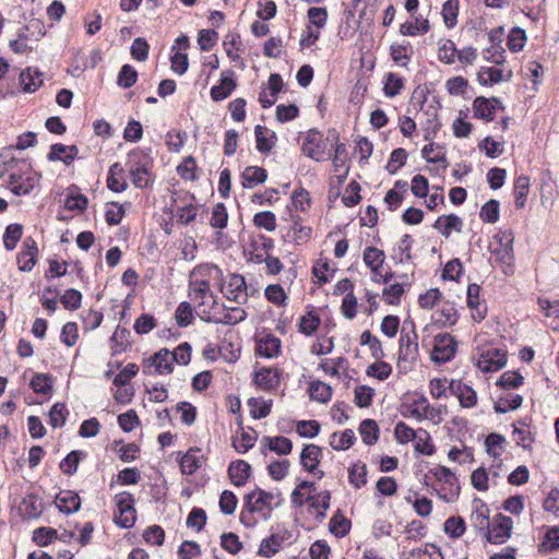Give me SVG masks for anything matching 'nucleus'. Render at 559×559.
Here are the masks:
<instances>
[{
  "label": "nucleus",
  "mask_w": 559,
  "mask_h": 559,
  "mask_svg": "<svg viewBox=\"0 0 559 559\" xmlns=\"http://www.w3.org/2000/svg\"><path fill=\"white\" fill-rule=\"evenodd\" d=\"M213 272L218 273L219 269L212 264H201L193 269L189 280V298L205 322H212L211 312L217 305V296L213 294L210 285Z\"/></svg>",
  "instance_id": "obj_1"
},
{
  "label": "nucleus",
  "mask_w": 559,
  "mask_h": 559,
  "mask_svg": "<svg viewBox=\"0 0 559 559\" xmlns=\"http://www.w3.org/2000/svg\"><path fill=\"white\" fill-rule=\"evenodd\" d=\"M274 495L257 487L245 496L239 520L246 527H254L259 520L267 521L273 512Z\"/></svg>",
  "instance_id": "obj_2"
},
{
  "label": "nucleus",
  "mask_w": 559,
  "mask_h": 559,
  "mask_svg": "<svg viewBox=\"0 0 559 559\" xmlns=\"http://www.w3.org/2000/svg\"><path fill=\"white\" fill-rule=\"evenodd\" d=\"M116 511L114 513L115 523L123 528L132 527L136 521V510L134 508V498L129 492L116 495Z\"/></svg>",
  "instance_id": "obj_3"
},
{
  "label": "nucleus",
  "mask_w": 559,
  "mask_h": 559,
  "mask_svg": "<svg viewBox=\"0 0 559 559\" xmlns=\"http://www.w3.org/2000/svg\"><path fill=\"white\" fill-rule=\"evenodd\" d=\"M430 474L439 481L442 483L441 489L438 495L447 502L454 501L460 495V486L456 476L445 466H437L430 469Z\"/></svg>",
  "instance_id": "obj_4"
},
{
  "label": "nucleus",
  "mask_w": 559,
  "mask_h": 559,
  "mask_svg": "<svg viewBox=\"0 0 559 559\" xmlns=\"http://www.w3.org/2000/svg\"><path fill=\"white\" fill-rule=\"evenodd\" d=\"M489 250L497 262L510 267L513 261L512 233L504 231L502 234L495 235L489 243Z\"/></svg>",
  "instance_id": "obj_5"
},
{
  "label": "nucleus",
  "mask_w": 559,
  "mask_h": 559,
  "mask_svg": "<svg viewBox=\"0 0 559 559\" xmlns=\"http://www.w3.org/2000/svg\"><path fill=\"white\" fill-rule=\"evenodd\" d=\"M293 540L294 533L290 530L278 525L267 538H264L261 542L259 555L265 558H270L275 555L283 547V545H289Z\"/></svg>",
  "instance_id": "obj_6"
},
{
  "label": "nucleus",
  "mask_w": 559,
  "mask_h": 559,
  "mask_svg": "<svg viewBox=\"0 0 559 559\" xmlns=\"http://www.w3.org/2000/svg\"><path fill=\"white\" fill-rule=\"evenodd\" d=\"M301 148L306 156L317 162L326 159V143L323 134L316 129H310L307 132Z\"/></svg>",
  "instance_id": "obj_7"
},
{
  "label": "nucleus",
  "mask_w": 559,
  "mask_h": 559,
  "mask_svg": "<svg viewBox=\"0 0 559 559\" xmlns=\"http://www.w3.org/2000/svg\"><path fill=\"white\" fill-rule=\"evenodd\" d=\"M513 521L510 516L497 514L486 532V538L490 544H503L510 536Z\"/></svg>",
  "instance_id": "obj_8"
},
{
  "label": "nucleus",
  "mask_w": 559,
  "mask_h": 559,
  "mask_svg": "<svg viewBox=\"0 0 559 559\" xmlns=\"http://www.w3.org/2000/svg\"><path fill=\"white\" fill-rule=\"evenodd\" d=\"M456 353V342L451 334L440 333L435 336L431 359L438 364L450 361Z\"/></svg>",
  "instance_id": "obj_9"
},
{
  "label": "nucleus",
  "mask_w": 559,
  "mask_h": 559,
  "mask_svg": "<svg viewBox=\"0 0 559 559\" xmlns=\"http://www.w3.org/2000/svg\"><path fill=\"white\" fill-rule=\"evenodd\" d=\"M407 322H404L406 325ZM411 330L406 331V326H403L400 337V353L399 358L405 361H414L418 356V335L415 331V323L413 321L409 322Z\"/></svg>",
  "instance_id": "obj_10"
},
{
  "label": "nucleus",
  "mask_w": 559,
  "mask_h": 559,
  "mask_svg": "<svg viewBox=\"0 0 559 559\" xmlns=\"http://www.w3.org/2000/svg\"><path fill=\"white\" fill-rule=\"evenodd\" d=\"M222 292L228 300L238 305H243L248 301V285L245 277L240 274H231Z\"/></svg>",
  "instance_id": "obj_11"
},
{
  "label": "nucleus",
  "mask_w": 559,
  "mask_h": 559,
  "mask_svg": "<svg viewBox=\"0 0 559 559\" xmlns=\"http://www.w3.org/2000/svg\"><path fill=\"white\" fill-rule=\"evenodd\" d=\"M507 364V352L500 348H489L480 354L477 366L484 372H495Z\"/></svg>",
  "instance_id": "obj_12"
},
{
  "label": "nucleus",
  "mask_w": 559,
  "mask_h": 559,
  "mask_svg": "<svg viewBox=\"0 0 559 559\" xmlns=\"http://www.w3.org/2000/svg\"><path fill=\"white\" fill-rule=\"evenodd\" d=\"M38 253L37 242L32 237L25 238L22 249L16 255L19 270L21 272H31L38 261Z\"/></svg>",
  "instance_id": "obj_13"
},
{
  "label": "nucleus",
  "mask_w": 559,
  "mask_h": 559,
  "mask_svg": "<svg viewBox=\"0 0 559 559\" xmlns=\"http://www.w3.org/2000/svg\"><path fill=\"white\" fill-rule=\"evenodd\" d=\"M448 389L452 395L459 399L462 407L471 408L477 404V394L475 390L463 383L461 380H452Z\"/></svg>",
  "instance_id": "obj_14"
},
{
  "label": "nucleus",
  "mask_w": 559,
  "mask_h": 559,
  "mask_svg": "<svg viewBox=\"0 0 559 559\" xmlns=\"http://www.w3.org/2000/svg\"><path fill=\"white\" fill-rule=\"evenodd\" d=\"M236 86L235 72L226 70L221 74L219 84L211 88V97L214 102L224 100L230 96Z\"/></svg>",
  "instance_id": "obj_15"
},
{
  "label": "nucleus",
  "mask_w": 559,
  "mask_h": 559,
  "mask_svg": "<svg viewBox=\"0 0 559 559\" xmlns=\"http://www.w3.org/2000/svg\"><path fill=\"white\" fill-rule=\"evenodd\" d=\"M321 454V448L316 444L305 445L300 454V463L304 468L309 473L317 475L319 479L324 476L322 471H318Z\"/></svg>",
  "instance_id": "obj_16"
},
{
  "label": "nucleus",
  "mask_w": 559,
  "mask_h": 559,
  "mask_svg": "<svg viewBox=\"0 0 559 559\" xmlns=\"http://www.w3.org/2000/svg\"><path fill=\"white\" fill-rule=\"evenodd\" d=\"M58 510L64 514L76 513L81 509V498L73 490H60L55 498Z\"/></svg>",
  "instance_id": "obj_17"
},
{
  "label": "nucleus",
  "mask_w": 559,
  "mask_h": 559,
  "mask_svg": "<svg viewBox=\"0 0 559 559\" xmlns=\"http://www.w3.org/2000/svg\"><path fill=\"white\" fill-rule=\"evenodd\" d=\"M480 287L477 284H469L467 287V306L472 310V318L476 322H480L486 318L487 306L480 301Z\"/></svg>",
  "instance_id": "obj_18"
},
{
  "label": "nucleus",
  "mask_w": 559,
  "mask_h": 559,
  "mask_svg": "<svg viewBox=\"0 0 559 559\" xmlns=\"http://www.w3.org/2000/svg\"><path fill=\"white\" fill-rule=\"evenodd\" d=\"M462 227L463 222L455 214L439 216L433 224V228L437 229L445 238H448L452 231L461 233Z\"/></svg>",
  "instance_id": "obj_19"
},
{
  "label": "nucleus",
  "mask_w": 559,
  "mask_h": 559,
  "mask_svg": "<svg viewBox=\"0 0 559 559\" xmlns=\"http://www.w3.org/2000/svg\"><path fill=\"white\" fill-rule=\"evenodd\" d=\"M254 383L264 391H271L280 384V374L277 369L263 367L255 371Z\"/></svg>",
  "instance_id": "obj_20"
},
{
  "label": "nucleus",
  "mask_w": 559,
  "mask_h": 559,
  "mask_svg": "<svg viewBox=\"0 0 559 559\" xmlns=\"http://www.w3.org/2000/svg\"><path fill=\"white\" fill-rule=\"evenodd\" d=\"M495 104H499L500 100L496 97L488 99L484 96L476 97L473 103L474 116L486 121H491L495 114Z\"/></svg>",
  "instance_id": "obj_21"
},
{
  "label": "nucleus",
  "mask_w": 559,
  "mask_h": 559,
  "mask_svg": "<svg viewBox=\"0 0 559 559\" xmlns=\"http://www.w3.org/2000/svg\"><path fill=\"white\" fill-rule=\"evenodd\" d=\"M267 179V171L259 166H247L241 173L242 187L252 189L258 185L265 182Z\"/></svg>",
  "instance_id": "obj_22"
},
{
  "label": "nucleus",
  "mask_w": 559,
  "mask_h": 559,
  "mask_svg": "<svg viewBox=\"0 0 559 559\" xmlns=\"http://www.w3.org/2000/svg\"><path fill=\"white\" fill-rule=\"evenodd\" d=\"M471 523L476 530L479 531L489 528V509L480 499H476L473 502Z\"/></svg>",
  "instance_id": "obj_23"
},
{
  "label": "nucleus",
  "mask_w": 559,
  "mask_h": 559,
  "mask_svg": "<svg viewBox=\"0 0 559 559\" xmlns=\"http://www.w3.org/2000/svg\"><path fill=\"white\" fill-rule=\"evenodd\" d=\"M251 466L243 460H237L230 463L228 475L231 483L237 486H243L250 476Z\"/></svg>",
  "instance_id": "obj_24"
},
{
  "label": "nucleus",
  "mask_w": 559,
  "mask_h": 559,
  "mask_svg": "<svg viewBox=\"0 0 559 559\" xmlns=\"http://www.w3.org/2000/svg\"><path fill=\"white\" fill-rule=\"evenodd\" d=\"M254 133L257 140V150L262 154L270 153L275 144V132L263 126L258 124L254 128Z\"/></svg>",
  "instance_id": "obj_25"
},
{
  "label": "nucleus",
  "mask_w": 559,
  "mask_h": 559,
  "mask_svg": "<svg viewBox=\"0 0 559 559\" xmlns=\"http://www.w3.org/2000/svg\"><path fill=\"white\" fill-rule=\"evenodd\" d=\"M86 456L87 453L83 450H72L61 460L59 468L64 475L72 476L78 472L81 461Z\"/></svg>",
  "instance_id": "obj_26"
},
{
  "label": "nucleus",
  "mask_w": 559,
  "mask_h": 559,
  "mask_svg": "<svg viewBox=\"0 0 559 559\" xmlns=\"http://www.w3.org/2000/svg\"><path fill=\"white\" fill-rule=\"evenodd\" d=\"M282 342L273 334H267L258 342V353L266 358L276 357L281 353Z\"/></svg>",
  "instance_id": "obj_27"
},
{
  "label": "nucleus",
  "mask_w": 559,
  "mask_h": 559,
  "mask_svg": "<svg viewBox=\"0 0 559 559\" xmlns=\"http://www.w3.org/2000/svg\"><path fill=\"white\" fill-rule=\"evenodd\" d=\"M123 168L119 163L110 166L107 176V188L112 192H122L127 188V181L123 177Z\"/></svg>",
  "instance_id": "obj_28"
},
{
  "label": "nucleus",
  "mask_w": 559,
  "mask_h": 559,
  "mask_svg": "<svg viewBox=\"0 0 559 559\" xmlns=\"http://www.w3.org/2000/svg\"><path fill=\"white\" fill-rule=\"evenodd\" d=\"M29 386L37 394L51 395L53 377L50 373L36 372L29 381Z\"/></svg>",
  "instance_id": "obj_29"
},
{
  "label": "nucleus",
  "mask_w": 559,
  "mask_h": 559,
  "mask_svg": "<svg viewBox=\"0 0 559 559\" xmlns=\"http://www.w3.org/2000/svg\"><path fill=\"white\" fill-rule=\"evenodd\" d=\"M21 509L24 512V518L32 520L41 515L44 506L40 498L35 493H29L23 498Z\"/></svg>",
  "instance_id": "obj_30"
},
{
  "label": "nucleus",
  "mask_w": 559,
  "mask_h": 559,
  "mask_svg": "<svg viewBox=\"0 0 559 559\" xmlns=\"http://www.w3.org/2000/svg\"><path fill=\"white\" fill-rule=\"evenodd\" d=\"M43 73L39 70H32L31 67L22 70L20 73V84L24 93H34L43 84V80L36 82L35 79L41 76Z\"/></svg>",
  "instance_id": "obj_31"
},
{
  "label": "nucleus",
  "mask_w": 559,
  "mask_h": 559,
  "mask_svg": "<svg viewBox=\"0 0 559 559\" xmlns=\"http://www.w3.org/2000/svg\"><path fill=\"white\" fill-rule=\"evenodd\" d=\"M362 259L371 272L377 275L384 263L385 254L382 250L370 246L364 250Z\"/></svg>",
  "instance_id": "obj_32"
},
{
  "label": "nucleus",
  "mask_w": 559,
  "mask_h": 559,
  "mask_svg": "<svg viewBox=\"0 0 559 559\" xmlns=\"http://www.w3.org/2000/svg\"><path fill=\"white\" fill-rule=\"evenodd\" d=\"M413 55V47L409 43L392 44L390 46V56L400 67L406 68Z\"/></svg>",
  "instance_id": "obj_33"
},
{
  "label": "nucleus",
  "mask_w": 559,
  "mask_h": 559,
  "mask_svg": "<svg viewBox=\"0 0 559 559\" xmlns=\"http://www.w3.org/2000/svg\"><path fill=\"white\" fill-rule=\"evenodd\" d=\"M201 450L199 448H191L180 460V468L182 474L192 475L201 466Z\"/></svg>",
  "instance_id": "obj_34"
},
{
  "label": "nucleus",
  "mask_w": 559,
  "mask_h": 559,
  "mask_svg": "<svg viewBox=\"0 0 559 559\" xmlns=\"http://www.w3.org/2000/svg\"><path fill=\"white\" fill-rule=\"evenodd\" d=\"M405 86L404 78L396 73L389 72L384 75L383 93L386 97L393 98L397 96Z\"/></svg>",
  "instance_id": "obj_35"
},
{
  "label": "nucleus",
  "mask_w": 559,
  "mask_h": 559,
  "mask_svg": "<svg viewBox=\"0 0 559 559\" xmlns=\"http://www.w3.org/2000/svg\"><path fill=\"white\" fill-rule=\"evenodd\" d=\"M350 526V521L342 514L341 510H337L336 513L330 520L329 531L335 537L342 538L349 533Z\"/></svg>",
  "instance_id": "obj_36"
},
{
  "label": "nucleus",
  "mask_w": 559,
  "mask_h": 559,
  "mask_svg": "<svg viewBox=\"0 0 559 559\" xmlns=\"http://www.w3.org/2000/svg\"><path fill=\"white\" fill-rule=\"evenodd\" d=\"M523 403V397L516 393H507L493 405L496 413L506 414L509 411L518 409Z\"/></svg>",
  "instance_id": "obj_37"
},
{
  "label": "nucleus",
  "mask_w": 559,
  "mask_h": 559,
  "mask_svg": "<svg viewBox=\"0 0 559 559\" xmlns=\"http://www.w3.org/2000/svg\"><path fill=\"white\" fill-rule=\"evenodd\" d=\"M513 437L515 443L523 449H530L535 441L534 435L526 428L524 420H520L518 424L513 425Z\"/></svg>",
  "instance_id": "obj_38"
},
{
  "label": "nucleus",
  "mask_w": 559,
  "mask_h": 559,
  "mask_svg": "<svg viewBox=\"0 0 559 559\" xmlns=\"http://www.w3.org/2000/svg\"><path fill=\"white\" fill-rule=\"evenodd\" d=\"M262 442L273 452L278 455H287L292 452V441L283 436L277 437H264Z\"/></svg>",
  "instance_id": "obj_39"
},
{
  "label": "nucleus",
  "mask_w": 559,
  "mask_h": 559,
  "mask_svg": "<svg viewBox=\"0 0 559 559\" xmlns=\"http://www.w3.org/2000/svg\"><path fill=\"white\" fill-rule=\"evenodd\" d=\"M530 191V178L528 176L521 175L516 177L514 181V197H515V207L523 209L525 206L527 194Z\"/></svg>",
  "instance_id": "obj_40"
},
{
  "label": "nucleus",
  "mask_w": 559,
  "mask_h": 559,
  "mask_svg": "<svg viewBox=\"0 0 559 559\" xmlns=\"http://www.w3.org/2000/svg\"><path fill=\"white\" fill-rule=\"evenodd\" d=\"M359 433L365 444H374L379 439V427L376 420L364 419L359 425Z\"/></svg>",
  "instance_id": "obj_41"
},
{
  "label": "nucleus",
  "mask_w": 559,
  "mask_h": 559,
  "mask_svg": "<svg viewBox=\"0 0 559 559\" xmlns=\"http://www.w3.org/2000/svg\"><path fill=\"white\" fill-rule=\"evenodd\" d=\"M153 361L148 367L154 366L155 370L160 374L170 373L173 371V359L168 349H160L153 356Z\"/></svg>",
  "instance_id": "obj_42"
},
{
  "label": "nucleus",
  "mask_w": 559,
  "mask_h": 559,
  "mask_svg": "<svg viewBox=\"0 0 559 559\" xmlns=\"http://www.w3.org/2000/svg\"><path fill=\"white\" fill-rule=\"evenodd\" d=\"M251 431H246L241 428V432L239 437L234 438L233 447L238 453H246L251 448H253L257 441V432L250 428Z\"/></svg>",
  "instance_id": "obj_43"
},
{
  "label": "nucleus",
  "mask_w": 559,
  "mask_h": 559,
  "mask_svg": "<svg viewBox=\"0 0 559 559\" xmlns=\"http://www.w3.org/2000/svg\"><path fill=\"white\" fill-rule=\"evenodd\" d=\"M23 235V226L19 223L10 224L5 227L3 234V246L8 251L15 249Z\"/></svg>",
  "instance_id": "obj_44"
},
{
  "label": "nucleus",
  "mask_w": 559,
  "mask_h": 559,
  "mask_svg": "<svg viewBox=\"0 0 559 559\" xmlns=\"http://www.w3.org/2000/svg\"><path fill=\"white\" fill-rule=\"evenodd\" d=\"M69 415V411L67 408V405L61 402L55 403L48 413L49 416V425L52 428H59L66 425L67 418Z\"/></svg>",
  "instance_id": "obj_45"
},
{
  "label": "nucleus",
  "mask_w": 559,
  "mask_h": 559,
  "mask_svg": "<svg viewBox=\"0 0 559 559\" xmlns=\"http://www.w3.org/2000/svg\"><path fill=\"white\" fill-rule=\"evenodd\" d=\"M57 530L49 526H40L33 531L32 540L39 547H47L57 539Z\"/></svg>",
  "instance_id": "obj_46"
},
{
  "label": "nucleus",
  "mask_w": 559,
  "mask_h": 559,
  "mask_svg": "<svg viewBox=\"0 0 559 559\" xmlns=\"http://www.w3.org/2000/svg\"><path fill=\"white\" fill-rule=\"evenodd\" d=\"M321 320L319 316L310 310L307 314L302 316L298 323V330L306 336H311L319 328Z\"/></svg>",
  "instance_id": "obj_47"
},
{
  "label": "nucleus",
  "mask_w": 559,
  "mask_h": 559,
  "mask_svg": "<svg viewBox=\"0 0 559 559\" xmlns=\"http://www.w3.org/2000/svg\"><path fill=\"white\" fill-rule=\"evenodd\" d=\"M309 394L311 400L326 403L332 397V388L322 381H314L310 384Z\"/></svg>",
  "instance_id": "obj_48"
},
{
  "label": "nucleus",
  "mask_w": 559,
  "mask_h": 559,
  "mask_svg": "<svg viewBox=\"0 0 559 559\" xmlns=\"http://www.w3.org/2000/svg\"><path fill=\"white\" fill-rule=\"evenodd\" d=\"M413 245L412 236L408 234L403 235L401 240L397 243V247L394 249V259H397L400 263L409 262L413 260V255L411 253Z\"/></svg>",
  "instance_id": "obj_49"
},
{
  "label": "nucleus",
  "mask_w": 559,
  "mask_h": 559,
  "mask_svg": "<svg viewBox=\"0 0 559 559\" xmlns=\"http://www.w3.org/2000/svg\"><path fill=\"white\" fill-rule=\"evenodd\" d=\"M479 217L485 223H496L500 217V203L495 199L487 201L480 209Z\"/></svg>",
  "instance_id": "obj_50"
},
{
  "label": "nucleus",
  "mask_w": 559,
  "mask_h": 559,
  "mask_svg": "<svg viewBox=\"0 0 559 559\" xmlns=\"http://www.w3.org/2000/svg\"><path fill=\"white\" fill-rule=\"evenodd\" d=\"M82 294L75 288L66 289L64 294L60 297V302L64 309L74 311L78 310L82 305Z\"/></svg>",
  "instance_id": "obj_51"
},
{
  "label": "nucleus",
  "mask_w": 559,
  "mask_h": 559,
  "mask_svg": "<svg viewBox=\"0 0 559 559\" xmlns=\"http://www.w3.org/2000/svg\"><path fill=\"white\" fill-rule=\"evenodd\" d=\"M248 405L250 407V415L254 419H262L270 415L272 401H259L255 397H251L248 401Z\"/></svg>",
  "instance_id": "obj_52"
},
{
  "label": "nucleus",
  "mask_w": 559,
  "mask_h": 559,
  "mask_svg": "<svg viewBox=\"0 0 559 559\" xmlns=\"http://www.w3.org/2000/svg\"><path fill=\"white\" fill-rule=\"evenodd\" d=\"M227 310L228 311L224 314L223 318L217 319L212 317V322L222 323L225 325H234L247 318V312L241 308L234 307L227 308Z\"/></svg>",
  "instance_id": "obj_53"
},
{
  "label": "nucleus",
  "mask_w": 559,
  "mask_h": 559,
  "mask_svg": "<svg viewBox=\"0 0 559 559\" xmlns=\"http://www.w3.org/2000/svg\"><path fill=\"white\" fill-rule=\"evenodd\" d=\"M138 71L130 64H123L117 76V84L122 88H129L136 83Z\"/></svg>",
  "instance_id": "obj_54"
},
{
  "label": "nucleus",
  "mask_w": 559,
  "mask_h": 559,
  "mask_svg": "<svg viewBox=\"0 0 559 559\" xmlns=\"http://www.w3.org/2000/svg\"><path fill=\"white\" fill-rule=\"evenodd\" d=\"M407 407V413L418 419L423 420L424 418H427V413L430 408V405L428 403V400L425 396H420L416 400H414Z\"/></svg>",
  "instance_id": "obj_55"
},
{
  "label": "nucleus",
  "mask_w": 559,
  "mask_h": 559,
  "mask_svg": "<svg viewBox=\"0 0 559 559\" xmlns=\"http://www.w3.org/2000/svg\"><path fill=\"white\" fill-rule=\"evenodd\" d=\"M264 296L267 299V301L272 302L275 306L286 305L287 295L280 284L267 285L264 290Z\"/></svg>",
  "instance_id": "obj_56"
},
{
  "label": "nucleus",
  "mask_w": 559,
  "mask_h": 559,
  "mask_svg": "<svg viewBox=\"0 0 559 559\" xmlns=\"http://www.w3.org/2000/svg\"><path fill=\"white\" fill-rule=\"evenodd\" d=\"M506 442V438L502 435L492 432L489 433L485 439L486 451L490 456L499 457L502 453V444Z\"/></svg>",
  "instance_id": "obj_57"
},
{
  "label": "nucleus",
  "mask_w": 559,
  "mask_h": 559,
  "mask_svg": "<svg viewBox=\"0 0 559 559\" xmlns=\"http://www.w3.org/2000/svg\"><path fill=\"white\" fill-rule=\"evenodd\" d=\"M175 319L180 328H186L191 324L193 320V309L190 302L182 301L176 309Z\"/></svg>",
  "instance_id": "obj_58"
},
{
  "label": "nucleus",
  "mask_w": 559,
  "mask_h": 559,
  "mask_svg": "<svg viewBox=\"0 0 559 559\" xmlns=\"http://www.w3.org/2000/svg\"><path fill=\"white\" fill-rule=\"evenodd\" d=\"M197 163L192 156H188L177 167V173L181 179L186 181H195L198 176L195 175Z\"/></svg>",
  "instance_id": "obj_59"
},
{
  "label": "nucleus",
  "mask_w": 559,
  "mask_h": 559,
  "mask_svg": "<svg viewBox=\"0 0 559 559\" xmlns=\"http://www.w3.org/2000/svg\"><path fill=\"white\" fill-rule=\"evenodd\" d=\"M228 213L224 203H217L212 209L210 225L213 228L223 229L227 226Z\"/></svg>",
  "instance_id": "obj_60"
},
{
  "label": "nucleus",
  "mask_w": 559,
  "mask_h": 559,
  "mask_svg": "<svg viewBox=\"0 0 559 559\" xmlns=\"http://www.w3.org/2000/svg\"><path fill=\"white\" fill-rule=\"evenodd\" d=\"M526 43L525 31L520 27H513L508 36L507 46L513 52H519L523 49Z\"/></svg>",
  "instance_id": "obj_61"
},
{
  "label": "nucleus",
  "mask_w": 559,
  "mask_h": 559,
  "mask_svg": "<svg viewBox=\"0 0 559 559\" xmlns=\"http://www.w3.org/2000/svg\"><path fill=\"white\" fill-rule=\"evenodd\" d=\"M253 224L259 228L273 231L276 229V216L271 211L259 212L253 216Z\"/></svg>",
  "instance_id": "obj_62"
},
{
  "label": "nucleus",
  "mask_w": 559,
  "mask_h": 559,
  "mask_svg": "<svg viewBox=\"0 0 559 559\" xmlns=\"http://www.w3.org/2000/svg\"><path fill=\"white\" fill-rule=\"evenodd\" d=\"M444 532L451 538H459L465 532V522L461 516H451L444 522Z\"/></svg>",
  "instance_id": "obj_63"
},
{
  "label": "nucleus",
  "mask_w": 559,
  "mask_h": 559,
  "mask_svg": "<svg viewBox=\"0 0 559 559\" xmlns=\"http://www.w3.org/2000/svg\"><path fill=\"white\" fill-rule=\"evenodd\" d=\"M540 546L549 552L559 548V526L549 527Z\"/></svg>",
  "instance_id": "obj_64"
}]
</instances>
